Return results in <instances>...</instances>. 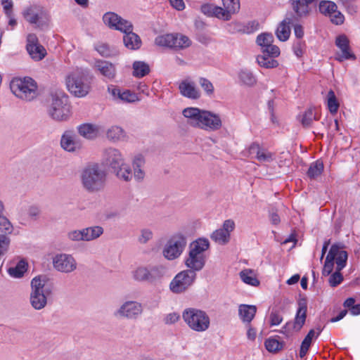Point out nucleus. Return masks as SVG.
Segmentation results:
<instances>
[{
  "mask_svg": "<svg viewBox=\"0 0 360 360\" xmlns=\"http://www.w3.org/2000/svg\"><path fill=\"white\" fill-rule=\"evenodd\" d=\"M182 114L191 127L205 131H217L222 126L219 115L208 110L189 107L184 109Z\"/></svg>",
  "mask_w": 360,
  "mask_h": 360,
  "instance_id": "1",
  "label": "nucleus"
},
{
  "mask_svg": "<svg viewBox=\"0 0 360 360\" xmlns=\"http://www.w3.org/2000/svg\"><path fill=\"white\" fill-rule=\"evenodd\" d=\"M314 0H290L291 8L294 12L292 17H286L278 25L276 29V34L277 38L282 41L288 39L290 34V25L293 24L295 21L307 18L310 12L309 4Z\"/></svg>",
  "mask_w": 360,
  "mask_h": 360,
  "instance_id": "2",
  "label": "nucleus"
},
{
  "mask_svg": "<svg viewBox=\"0 0 360 360\" xmlns=\"http://www.w3.org/2000/svg\"><path fill=\"white\" fill-rule=\"evenodd\" d=\"M80 181L82 187L86 191L98 192L105 186L106 173L98 164H89L82 169Z\"/></svg>",
  "mask_w": 360,
  "mask_h": 360,
  "instance_id": "3",
  "label": "nucleus"
},
{
  "mask_svg": "<svg viewBox=\"0 0 360 360\" xmlns=\"http://www.w3.org/2000/svg\"><path fill=\"white\" fill-rule=\"evenodd\" d=\"M46 276H37L31 281L30 302L36 310L44 309L47 304V299L51 295V287L47 285Z\"/></svg>",
  "mask_w": 360,
  "mask_h": 360,
  "instance_id": "4",
  "label": "nucleus"
},
{
  "mask_svg": "<svg viewBox=\"0 0 360 360\" xmlns=\"http://www.w3.org/2000/svg\"><path fill=\"white\" fill-rule=\"evenodd\" d=\"M47 112L55 121L63 122L69 120L72 112L68 96L61 91L53 94Z\"/></svg>",
  "mask_w": 360,
  "mask_h": 360,
  "instance_id": "5",
  "label": "nucleus"
},
{
  "mask_svg": "<svg viewBox=\"0 0 360 360\" xmlns=\"http://www.w3.org/2000/svg\"><path fill=\"white\" fill-rule=\"evenodd\" d=\"M10 87L11 91L22 100L31 101L37 96V84L31 77L14 78Z\"/></svg>",
  "mask_w": 360,
  "mask_h": 360,
  "instance_id": "6",
  "label": "nucleus"
},
{
  "mask_svg": "<svg viewBox=\"0 0 360 360\" xmlns=\"http://www.w3.org/2000/svg\"><path fill=\"white\" fill-rule=\"evenodd\" d=\"M182 318L188 326L195 332H204L210 325L207 313L196 308H187L182 314Z\"/></svg>",
  "mask_w": 360,
  "mask_h": 360,
  "instance_id": "7",
  "label": "nucleus"
},
{
  "mask_svg": "<svg viewBox=\"0 0 360 360\" xmlns=\"http://www.w3.org/2000/svg\"><path fill=\"white\" fill-rule=\"evenodd\" d=\"M166 274V268L162 265H141L131 271L132 278L137 282L154 283Z\"/></svg>",
  "mask_w": 360,
  "mask_h": 360,
  "instance_id": "8",
  "label": "nucleus"
},
{
  "mask_svg": "<svg viewBox=\"0 0 360 360\" xmlns=\"http://www.w3.org/2000/svg\"><path fill=\"white\" fill-rule=\"evenodd\" d=\"M187 244L186 238L181 233L173 235L166 243L162 250L165 258L174 260L183 253Z\"/></svg>",
  "mask_w": 360,
  "mask_h": 360,
  "instance_id": "9",
  "label": "nucleus"
},
{
  "mask_svg": "<svg viewBox=\"0 0 360 360\" xmlns=\"http://www.w3.org/2000/svg\"><path fill=\"white\" fill-rule=\"evenodd\" d=\"M196 273L193 270H184L178 273L169 283V290L180 294L187 290L194 283Z\"/></svg>",
  "mask_w": 360,
  "mask_h": 360,
  "instance_id": "10",
  "label": "nucleus"
},
{
  "mask_svg": "<svg viewBox=\"0 0 360 360\" xmlns=\"http://www.w3.org/2000/svg\"><path fill=\"white\" fill-rule=\"evenodd\" d=\"M66 82L70 92L79 98L86 96L91 89L90 82L83 75L73 73L68 77Z\"/></svg>",
  "mask_w": 360,
  "mask_h": 360,
  "instance_id": "11",
  "label": "nucleus"
},
{
  "mask_svg": "<svg viewBox=\"0 0 360 360\" xmlns=\"http://www.w3.org/2000/svg\"><path fill=\"white\" fill-rule=\"evenodd\" d=\"M143 311L141 303L136 301H126L117 309L114 315L121 319L129 320L137 319Z\"/></svg>",
  "mask_w": 360,
  "mask_h": 360,
  "instance_id": "12",
  "label": "nucleus"
},
{
  "mask_svg": "<svg viewBox=\"0 0 360 360\" xmlns=\"http://www.w3.org/2000/svg\"><path fill=\"white\" fill-rule=\"evenodd\" d=\"M103 20L105 25L110 29L119 30L122 33L133 30V25L130 21L125 20L113 12H108L103 16Z\"/></svg>",
  "mask_w": 360,
  "mask_h": 360,
  "instance_id": "13",
  "label": "nucleus"
},
{
  "mask_svg": "<svg viewBox=\"0 0 360 360\" xmlns=\"http://www.w3.org/2000/svg\"><path fill=\"white\" fill-rule=\"evenodd\" d=\"M103 20L105 25L110 29L119 30L122 33L133 30V25L130 21L125 20L113 12H108L103 16Z\"/></svg>",
  "mask_w": 360,
  "mask_h": 360,
  "instance_id": "14",
  "label": "nucleus"
},
{
  "mask_svg": "<svg viewBox=\"0 0 360 360\" xmlns=\"http://www.w3.org/2000/svg\"><path fill=\"white\" fill-rule=\"evenodd\" d=\"M26 49L30 56L34 61H40L46 56V50L39 43L34 34H30L27 37Z\"/></svg>",
  "mask_w": 360,
  "mask_h": 360,
  "instance_id": "15",
  "label": "nucleus"
},
{
  "mask_svg": "<svg viewBox=\"0 0 360 360\" xmlns=\"http://www.w3.org/2000/svg\"><path fill=\"white\" fill-rule=\"evenodd\" d=\"M307 304L305 299H300L298 301V309L295 315L294 322H288L283 329L287 331L295 330L299 331L305 323L307 318Z\"/></svg>",
  "mask_w": 360,
  "mask_h": 360,
  "instance_id": "16",
  "label": "nucleus"
},
{
  "mask_svg": "<svg viewBox=\"0 0 360 360\" xmlns=\"http://www.w3.org/2000/svg\"><path fill=\"white\" fill-rule=\"evenodd\" d=\"M337 5L331 1H322L319 3V11L330 18V20L335 25L344 22L345 17L341 12L337 11Z\"/></svg>",
  "mask_w": 360,
  "mask_h": 360,
  "instance_id": "17",
  "label": "nucleus"
},
{
  "mask_svg": "<svg viewBox=\"0 0 360 360\" xmlns=\"http://www.w3.org/2000/svg\"><path fill=\"white\" fill-rule=\"evenodd\" d=\"M54 268L60 272L70 273L77 269V262L71 255L59 254L53 260Z\"/></svg>",
  "mask_w": 360,
  "mask_h": 360,
  "instance_id": "18",
  "label": "nucleus"
},
{
  "mask_svg": "<svg viewBox=\"0 0 360 360\" xmlns=\"http://www.w3.org/2000/svg\"><path fill=\"white\" fill-rule=\"evenodd\" d=\"M60 146L68 152L79 151L82 148V142L72 131H65L60 139Z\"/></svg>",
  "mask_w": 360,
  "mask_h": 360,
  "instance_id": "19",
  "label": "nucleus"
},
{
  "mask_svg": "<svg viewBox=\"0 0 360 360\" xmlns=\"http://www.w3.org/2000/svg\"><path fill=\"white\" fill-rule=\"evenodd\" d=\"M124 161L122 153L116 148H109L105 150L103 155V162L109 167L111 170L118 168Z\"/></svg>",
  "mask_w": 360,
  "mask_h": 360,
  "instance_id": "20",
  "label": "nucleus"
},
{
  "mask_svg": "<svg viewBox=\"0 0 360 360\" xmlns=\"http://www.w3.org/2000/svg\"><path fill=\"white\" fill-rule=\"evenodd\" d=\"M180 94L188 98L198 100L200 98L201 94L194 82L185 79L179 84Z\"/></svg>",
  "mask_w": 360,
  "mask_h": 360,
  "instance_id": "21",
  "label": "nucleus"
},
{
  "mask_svg": "<svg viewBox=\"0 0 360 360\" xmlns=\"http://www.w3.org/2000/svg\"><path fill=\"white\" fill-rule=\"evenodd\" d=\"M344 246L341 243H335L331 245L329 250H333L334 262L338 270H342L347 265L348 259L347 252L343 250Z\"/></svg>",
  "mask_w": 360,
  "mask_h": 360,
  "instance_id": "22",
  "label": "nucleus"
},
{
  "mask_svg": "<svg viewBox=\"0 0 360 360\" xmlns=\"http://www.w3.org/2000/svg\"><path fill=\"white\" fill-rule=\"evenodd\" d=\"M349 39L345 35H340L337 37L335 45L340 49L341 54L336 59L338 61H343L347 59H356L355 56L349 51Z\"/></svg>",
  "mask_w": 360,
  "mask_h": 360,
  "instance_id": "23",
  "label": "nucleus"
},
{
  "mask_svg": "<svg viewBox=\"0 0 360 360\" xmlns=\"http://www.w3.org/2000/svg\"><path fill=\"white\" fill-rule=\"evenodd\" d=\"M101 127L95 124L84 123L77 127L78 134L88 140L96 139L100 133Z\"/></svg>",
  "mask_w": 360,
  "mask_h": 360,
  "instance_id": "24",
  "label": "nucleus"
},
{
  "mask_svg": "<svg viewBox=\"0 0 360 360\" xmlns=\"http://www.w3.org/2000/svg\"><path fill=\"white\" fill-rule=\"evenodd\" d=\"M145 158L141 154L135 155L132 160V167L134 170V174H132L134 179L138 182L142 181L145 178Z\"/></svg>",
  "mask_w": 360,
  "mask_h": 360,
  "instance_id": "25",
  "label": "nucleus"
},
{
  "mask_svg": "<svg viewBox=\"0 0 360 360\" xmlns=\"http://www.w3.org/2000/svg\"><path fill=\"white\" fill-rule=\"evenodd\" d=\"M108 91L115 98L125 103H132L140 101V98L136 93L128 89L121 90L117 88L110 89V88H108Z\"/></svg>",
  "mask_w": 360,
  "mask_h": 360,
  "instance_id": "26",
  "label": "nucleus"
},
{
  "mask_svg": "<svg viewBox=\"0 0 360 360\" xmlns=\"http://www.w3.org/2000/svg\"><path fill=\"white\" fill-rule=\"evenodd\" d=\"M210 248V242L205 238H199L189 245V252L201 257H206L205 252Z\"/></svg>",
  "mask_w": 360,
  "mask_h": 360,
  "instance_id": "27",
  "label": "nucleus"
},
{
  "mask_svg": "<svg viewBox=\"0 0 360 360\" xmlns=\"http://www.w3.org/2000/svg\"><path fill=\"white\" fill-rule=\"evenodd\" d=\"M205 263L206 257H201L191 252H188V255L185 259V265L188 267V269L193 270L195 273L202 270Z\"/></svg>",
  "mask_w": 360,
  "mask_h": 360,
  "instance_id": "28",
  "label": "nucleus"
},
{
  "mask_svg": "<svg viewBox=\"0 0 360 360\" xmlns=\"http://www.w3.org/2000/svg\"><path fill=\"white\" fill-rule=\"evenodd\" d=\"M201 11L206 15L210 17H216L220 20H229V18H226L224 8L215 6L212 4H203L201 6Z\"/></svg>",
  "mask_w": 360,
  "mask_h": 360,
  "instance_id": "29",
  "label": "nucleus"
},
{
  "mask_svg": "<svg viewBox=\"0 0 360 360\" xmlns=\"http://www.w3.org/2000/svg\"><path fill=\"white\" fill-rule=\"evenodd\" d=\"M42 15V8L37 5H32L23 11L25 19L31 24H37Z\"/></svg>",
  "mask_w": 360,
  "mask_h": 360,
  "instance_id": "30",
  "label": "nucleus"
},
{
  "mask_svg": "<svg viewBox=\"0 0 360 360\" xmlns=\"http://www.w3.org/2000/svg\"><path fill=\"white\" fill-rule=\"evenodd\" d=\"M250 153H256V158L260 162H270L274 159L272 153L260 148L259 144L255 143L250 146Z\"/></svg>",
  "mask_w": 360,
  "mask_h": 360,
  "instance_id": "31",
  "label": "nucleus"
},
{
  "mask_svg": "<svg viewBox=\"0 0 360 360\" xmlns=\"http://www.w3.org/2000/svg\"><path fill=\"white\" fill-rule=\"evenodd\" d=\"M257 312L255 305L240 304L238 308L240 318L244 323H250L254 319Z\"/></svg>",
  "mask_w": 360,
  "mask_h": 360,
  "instance_id": "32",
  "label": "nucleus"
},
{
  "mask_svg": "<svg viewBox=\"0 0 360 360\" xmlns=\"http://www.w3.org/2000/svg\"><path fill=\"white\" fill-rule=\"evenodd\" d=\"M124 46L129 49L136 50L141 47V40L133 30L127 31L123 37Z\"/></svg>",
  "mask_w": 360,
  "mask_h": 360,
  "instance_id": "33",
  "label": "nucleus"
},
{
  "mask_svg": "<svg viewBox=\"0 0 360 360\" xmlns=\"http://www.w3.org/2000/svg\"><path fill=\"white\" fill-rule=\"evenodd\" d=\"M118 179L124 181H129L133 178L132 171L131 167L124 162V161L118 166V168H115L112 171Z\"/></svg>",
  "mask_w": 360,
  "mask_h": 360,
  "instance_id": "34",
  "label": "nucleus"
},
{
  "mask_svg": "<svg viewBox=\"0 0 360 360\" xmlns=\"http://www.w3.org/2000/svg\"><path fill=\"white\" fill-rule=\"evenodd\" d=\"M95 67L103 76L109 79H112L115 75L114 65L108 61H97Z\"/></svg>",
  "mask_w": 360,
  "mask_h": 360,
  "instance_id": "35",
  "label": "nucleus"
},
{
  "mask_svg": "<svg viewBox=\"0 0 360 360\" xmlns=\"http://www.w3.org/2000/svg\"><path fill=\"white\" fill-rule=\"evenodd\" d=\"M103 228L101 226H93L83 229L84 241L97 239L103 233Z\"/></svg>",
  "mask_w": 360,
  "mask_h": 360,
  "instance_id": "36",
  "label": "nucleus"
},
{
  "mask_svg": "<svg viewBox=\"0 0 360 360\" xmlns=\"http://www.w3.org/2000/svg\"><path fill=\"white\" fill-rule=\"evenodd\" d=\"M191 44L189 38L180 34H173V40L172 41V49H182L190 46Z\"/></svg>",
  "mask_w": 360,
  "mask_h": 360,
  "instance_id": "37",
  "label": "nucleus"
},
{
  "mask_svg": "<svg viewBox=\"0 0 360 360\" xmlns=\"http://www.w3.org/2000/svg\"><path fill=\"white\" fill-rule=\"evenodd\" d=\"M106 136L110 141L117 142L124 139L125 132L120 127L112 126L108 129Z\"/></svg>",
  "mask_w": 360,
  "mask_h": 360,
  "instance_id": "38",
  "label": "nucleus"
},
{
  "mask_svg": "<svg viewBox=\"0 0 360 360\" xmlns=\"http://www.w3.org/2000/svg\"><path fill=\"white\" fill-rule=\"evenodd\" d=\"M27 270V263L22 259L17 263L15 266L10 267L8 269V273L11 277L19 278L23 276Z\"/></svg>",
  "mask_w": 360,
  "mask_h": 360,
  "instance_id": "39",
  "label": "nucleus"
},
{
  "mask_svg": "<svg viewBox=\"0 0 360 360\" xmlns=\"http://www.w3.org/2000/svg\"><path fill=\"white\" fill-rule=\"evenodd\" d=\"M150 72L149 65L143 61H135L133 63V76L141 78Z\"/></svg>",
  "mask_w": 360,
  "mask_h": 360,
  "instance_id": "40",
  "label": "nucleus"
},
{
  "mask_svg": "<svg viewBox=\"0 0 360 360\" xmlns=\"http://www.w3.org/2000/svg\"><path fill=\"white\" fill-rule=\"evenodd\" d=\"M241 280L246 284L257 286L259 284L255 272L251 269H245L240 273Z\"/></svg>",
  "mask_w": 360,
  "mask_h": 360,
  "instance_id": "41",
  "label": "nucleus"
},
{
  "mask_svg": "<svg viewBox=\"0 0 360 360\" xmlns=\"http://www.w3.org/2000/svg\"><path fill=\"white\" fill-rule=\"evenodd\" d=\"M222 1L226 18L231 19L232 14L238 11L240 8L239 0H222Z\"/></svg>",
  "mask_w": 360,
  "mask_h": 360,
  "instance_id": "42",
  "label": "nucleus"
},
{
  "mask_svg": "<svg viewBox=\"0 0 360 360\" xmlns=\"http://www.w3.org/2000/svg\"><path fill=\"white\" fill-rule=\"evenodd\" d=\"M211 239L219 245H224L230 240V234L220 229L215 230L210 236Z\"/></svg>",
  "mask_w": 360,
  "mask_h": 360,
  "instance_id": "43",
  "label": "nucleus"
},
{
  "mask_svg": "<svg viewBox=\"0 0 360 360\" xmlns=\"http://www.w3.org/2000/svg\"><path fill=\"white\" fill-rule=\"evenodd\" d=\"M334 264L333 250H329L326 257L322 270V275L323 276H328L331 273H333Z\"/></svg>",
  "mask_w": 360,
  "mask_h": 360,
  "instance_id": "44",
  "label": "nucleus"
},
{
  "mask_svg": "<svg viewBox=\"0 0 360 360\" xmlns=\"http://www.w3.org/2000/svg\"><path fill=\"white\" fill-rule=\"evenodd\" d=\"M240 81L245 85L251 86L256 84L257 80L253 74L248 70H241L238 74Z\"/></svg>",
  "mask_w": 360,
  "mask_h": 360,
  "instance_id": "45",
  "label": "nucleus"
},
{
  "mask_svg": "<svg viewBox=\"0 0 360 360\" xmlns=\"http://www.w3.org/2000/svg\"><path fill=\"white\" fill-rule=\"evenodd\" d=\"M272 58L273 57L267 56L266 54L263 53V55L257 56V61L261 67L265 68H276L278 65V63Z\"/></svg>",
  "mask_w": 360,
  "mask_h": 360,
  "instance_id": "46",
  "label": "nucleus"
},
{
  "mask_svg": "<svg viewBox=\"0 0 360 360\" xmlns=\"http://www.w3.org/2000/svg\"><path fill=\"white\" fill-rule=\"evenodd\" d=\"M323 170V164L322 162L317 160L311 164L307 171V176L310 179H315L322 173Z\"/></svg>",
  "mask_w": 360,
  "mask_h": 360,
  "instance_id": "47",
  "label": "nucleus"
},
{
  "mask_svg": "<svg viewBox=\"0 0 360 360\" xmlns=\"http://www.w3.org/2000/svg\"><path fill=\"white\" fill-rule=\"evenodd\" d=\"M314 120H318L319 117L313 108H309L302 115L300 122L303 127H309L312 124Z\"/></svg>",
  "mask_w": 360,
  "mask_h": 360,
  "instance_id": "48",
  "label": "nucleus"
},
{
  "mask_svg": "<svg viewBox=\"0 0 360 360\" xmlns=\"http://www.w3.org/2000/svg\"><path fill=\"white\" fill-rule=\"evenodd\" d=\"M153 238V232L149 228H143L139 231V234L137 237L139 243L145 245L151 240Z\"/></svg>",
  "mask_w": 360,
  "mask_h": 360,
  "instance_id": "49",
  "label": "nucleus"
},
{
  "mask_svg": "<svg viewBox=\"0 0 360 360\" xmlns=\"http://www.w3.org/2000/svg\"><path fill=\"white\" fill-rule=\"evenodd\" d=\"M173 40V34H167L158 36L155 39V43L159 46L172 47Z\"/></svg>",
  "mask_w": 360,
  "mask_h": 360,
  "instance_id": "50",
  "label": "nucleus"
},
{
  "mask_svg": "<svg viewBox=\"0 0 360 360\" xmlns=\"http://www.w3.org/2000/svg\"><path fill=\"white\" fill-rule=\"evenodd\" d=\"M328 108L330 113L335 114L337 112L339 103L336 99L335 93L330 90L328 93Z\"/></svg>",
  "mask_w": 360,
  "mask_h": 360,
  "instance_id": "51",
  "label": "nucleus"
},
{
  "mask_svg": "<svg viewBox=\"0 0 360 360\" xmlns=\"http://www.w3.org/2000/svg\"><path fill=\"white\" fill-rule=\"evenodd\" d=\"M274 41V37L271 34L262 33L257 38V43L259 46H262V49L272 44Z\"/></svg>",
  "mask_w": 360,
  "mask_h": 360,
  "instance_id": "52",
  "label": "nucleus"
},
{
  "mask_svg": "<svg viewBox=\"0 0 360 360\" xmlns=\"http://www.w3.org/2000/svg\"><path fill=\"white\" fill-rule=\"evenodd\" d=\"M266 349L270 352H276L283 348V343L274 338H269L264 342Z\"/></svg>",
  "mask_w": 360,
  "mask_h": 360,
  "instance_id": "53",
  "label": "nucleus"
},
{
  "mask_svg": "<svg viewBox=\"0 0 360 360\" xmlns=\"http://www.w3.org/2000/svg\"><path fill=\"white\" fill-rule=\"evenodd\" d=\"M13 226L6 217H0V233L11 234L13 231Z\"/></svg>",
  "mask_w": 360,
  "mask_h": 360,
  "instance_id": "54",
  "label": "nucleus"
},
{
  "mask_svg": "<svg viewBox=\"0 0 360 360\" xmlns=\"http://www.w3.org/2000/svg\"><path fill=\"white\" fill-rule=\"evenodd\" d=\"M342 270H338V269L335 268V272L331 273L328 276V283L331 287H336L343 281V276L340 272Z\"/></svg>",
  "mask_w": 360,
  "mask_h": 360,
  "instance_id": "55",
  "label": "nucleus"
},
{
  "mask_svg": "<svg viewBox=\"0 0 360 360\" xmlns=\"http://www.w3.org/2000/svg\"><path fill=\"white\" fill-rule=\"evenodd\" d=\"M83 229L81 230H72L67 234L68 238L73 242L84 241Z\"/></svg>",
  "mask_w": 360,
  "mask_h": 360,
  "instance_id": "56",
  "label": "nucleus"
},
{
  "mask_svg": "<svg viewBox=\"0 0 360 360\" xmlns=\"http://www.w3.org/2000/svg\"><path fill=\"white\" fill-rule=\"evenodd\" d=\"M199 84L207 95L211 96L213 94L214 86L210 80L204 77H200L199 79Z\"/></svg>",
  "mask_w": 360,
  "mask_h": 360,
  "instance_id": "57",
  "label": "nucleus"
},
{
  "mask_svg": "<svg viewBox=\"0 0 360 360\" xmlns=\"http://www.w3.org/2000/svg\"><path fill=\"white\" fill-rule=\"evenodd\" d=\"M262 53L269 57H277L280 55V49L276 46L271 44L266 48H264Z\"/></svg>",
  "mask_w": 360,
  "mask_h": 360,
  "instance_id": "58",
  "label": "nucleus"
},
{
  "mask_svg": "<svg viewBox=\"0 0 360 360\" xmlns=\"http://www.w3.org/2000/svg\"><path fill=\"white\" fill-rule=\"evenodd\" d=\"M356 0H338V3L341 4L348 11L349 13L353 14L356 12V6L354 4Z\"/></svg>",
  "mask_w": 360,
  "mask_h": 360,
  "instance_id": "59",
  "label": "nucleus"
},
{
  "mask_svg": "<svg viewBox=\"0 0 360 360\" xmlns=\"http://www.w3.org/2000/svg\"><path fill=\"white\" fill-rule=\"evenodd\" d=\"M8 235L9 234L0 233V250L4 253L8 250L11 243Z\"/></svg>",
  "mask_w": 360,
  "mask_h": 360,
  "instance_id": "60",
  "label": "nucleus"
},
{
  "mask_svg": "<svg viewBox=\"0 0 360 360\" xmlns=\"http://www.w3.org/2000/svg\"><path fill=\"white\" fill-rule=\"evenodd\" d=\"M96 51L103 56L108 57L111 55V51L108 44H98L96 48Z\"/></svg>",
  "mask_w": 360,
  "mask_h": 360,
  "instance_id": "61",
  "label": "nucleus"
},
{
  "mask_svg": "<svg viewBox=\"0 0 360 360\" xmlns=\"http://www.w3.org/2000/svg\"><path fill=\"white\" fill-rule=\"evenodd\" d=\"M40 213V209L37 206H31L27 210V215L32 220H37Z\"/></svg>",
  "mask_w": 360,
  "mask_h": 360,
  "instance_id": "62",
  "label": "nucleus"
},
{
  "mask_svg": "<svg viewBox=\"0 0 360 360\" xmlns=\"http://www.w3.org/2000/svg\"><path fill=\"white\" fill-rule=\"evenodd\" d=\"M283 321L282 316L277 311H272L270 314V323L271 326H278Z\"/></svg>",
  "mask_w": 360,
  "mask_h": 360,
  "instance_id": "63",
  "label": "nucleus"
},
{
  "mask_svg": "<svg viewBox=\"0 0 360 360\" xmlns=\"http://www.w3.org/2000/svg\"><path fill=\"white\" fill-rule=\"evenodd\" d=\"M234 227L235 224L233 221L227 219L224 221L222 227L220 228V229L226 232L227 234H230L231 232L233 231Z\"/></svg>",
  "mask_w": 360,
  "mask_h": 360,
  "instance_id": "64",
  "label": "nucleus"
}]
</instances>
